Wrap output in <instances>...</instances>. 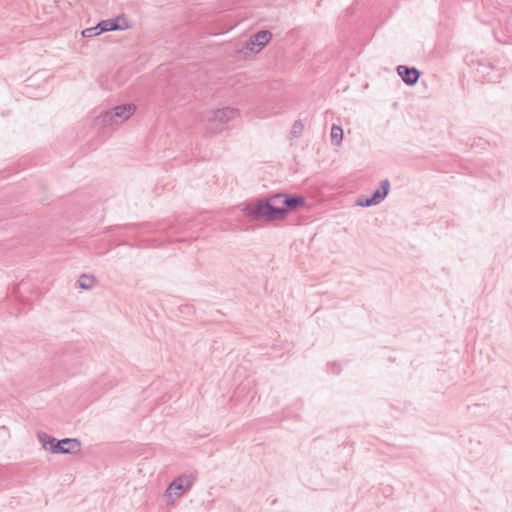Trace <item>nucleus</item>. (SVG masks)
I'll list each match as a JSON object with an SVG mask.
<instances>
[{"instance_id": "f257e3e1", "label": "nucleus", "mask_w": 512, "mask_h": 512, "mask_svg": "<svg viewBox=\"0 0 512 512\" xmlns=\"http://www.w3.org/2000/svg\"><path fill=\"white\" fill-rule=\"evenodd\" d=\"M243 212L245 215L255 221H274L283 220L288 214V209H273L269 202L260 199L248 203Z\"/></svg>"}, {"instance_id": "f03ea898", "label": "nucleus", "mask_w": 512, "mask_h": 512, "mask_svg": "<svg viewBox=\"0 0 512 512\" xmlns=\"http://www.w3.org/2000/svg\"><path fill=\"white\" fill-rule=\"evenodd\" d=\"M135 111L136 106L134 104H123L104 112L99 117V120L103 125L106 126L119 125L128 120L135 113Z\"/></svg>"}, {"instance_id": "7ed1b4c3", "label": "nucleus", "mask_w": 512, "mask_h": 512, "mask_svg": "<svg viewBox=\"0 0 512 512\" xmlns=\"http://www.w3.org/2000/svg\"><path fill=\"white\" fill-rule=\"evenodd\" d=\"M239 112L237 109L226 107L218 109L210 114L208 117L209 127L208 129L212 133H217L222 130L224 124L230 122L238 116Z\"/></svg>"}, {"instance_id": "20e7f679", "label": "nucleus", "mask_w": 512, "mask_h": 512, "mask_svg": "<svg viewBox=\"0 0 512 512\" xmlns=\"http://www.w3.org/2000/svg\"><path fill=\"white\" fill-rule=\"evenodd\" d=\"M273 209H295L303 205L305 199L301 196H288L277 193L265 199Z\"/></svg>"}, {"instance_id": "39448f33", "label": "nucleus", "mask_w": 512, "mask_h": 512, "mask_svg": "<svg viewBox=\"0 0 512 512\" xmlns=\"http://www.w3.org/2000/svg\"><path fill=\"white\" fill-rule=\"evenodd\" d=\"M195 481L193 475H181L173 480L166 489L167 497H180L184 492L188 491Z\"/></svg>"}, {"instance_id": "423d86ee", "label": "nucleus", "mask_w": 512, "mask_h": 512, "mask_svg": "<svg viewBox=\"0 0 512 512\" xmlns=\"http://www.w3.org/2000/svg\"><path fill=\"white\" fill-rule=\"evenodd\" d=\"M271 33L262 30L254 34L247 43V48L251 52H259L271 39Z\"/></svg>"}, {"instance_id": "0eeeda50", "label": "nucleus", "mask_w": 512, "mask_h": 512, "mask_svg": "<svg viewBox=\"0 0 512 512\" xmlns=\"http://www.w3.org/2000/svg\"><path fill=\"white\" fill-rule=\"evenodd\" d=\"M57 453L76 454L81 450V443L75 438H65L57 442Z\"/></svg>"}, {"instance_id": "6e6552de", "label": "nucleus", "mask_w": 512, "mask_h": 512, "mask_svg": "<svg viewBox=\"0 0 512 512\" xmlns=\"http://www.w3.org/2000/svg\"><path fill=\"white\" fill-rule=\"evenodd\" d=\"M397 72H398L399 76L402 78V80L407 85H410V86L416 84L420 77V73L416 68H414V67L410 68L405 65H399L397 67Z\"/></svg>"}, {"instance_id": "1a4fd4ad", "label": "nucleus", "mask_w": 512, "mask_h": 512, "mask_svg": "<svg viewBox=\"0 0 512 512\" xmlns=\"http://www.w3.org/2000/svg\"><path fill=\"white\" fill-rule=\"evenodd\" d=\"M38 439L44 449L49 450L52 453H57L55 446L57 445L58 441L54 437L46 433H39Z\"/></svg>"}, {"instance_id": "9d476101", "label": "nucleus", "mask_w": 512, "mask_h": 512, "mask_svg": "<svg viewBox=\"0 0 512 512\" xmlns=\"http://www.w3.org/2000/svg\"><path fill=\"white\" fill-rule=\"evenodd\" d=\"M390 182L385 179L381 182V189L376 190L371 196L375 204H379L387 196Z\"/></svg>"}, {"instance_id": "9b49d317", "label": "nucleus", "mask_w": 512, "mask_h": 512, "mask_svg": "<svg viewBox=\"0 0 512 512\" xmlns=\"http://www.w3.org/2000/svg\"><path fill=\"white\" fill-rule=\"evenodd\" d=\"M98 28L101 33L117 30L119 29L118 19L103 20L98 23Z\"/></svg>"}, {"instance_id": "f8f14e48", "label": "nucleus", "mask_w": 512, "mask_h": 512, "mask_svg": "<svg viewBox=\"0 0 512 512\" xmlns=\"http://www.w3.org/2000/svg\"><path fill=\"white\" fill-rule=\"evenodd\" d=\"M343 140V129L338 125H333L331 128V142L339 146Z\"/></svg>"}, {"instance_id": "ddd939ff", "label": "nucleus", "mask_w": 512, "mask_h": 512, "mask_svg": "<svg viewBox=\"0 0 512 512\" xmlns=\"http://www.w3.org/2000/svg\"><path fill=\"white\" fill-rule=\"evenodd\" d=\"M79 286L82 289L89 290L95 285V278L91 275L83 274L78 279Z\"/></svg>"}, {"instance_id": "4468645a", "label": "nucleus", "mask_w": 512, "mask_h": 512, "mask_svg": "<svg viewBox=\"0 0 512 512\" xmlns=\"http://www.w3.org/2000/svg\"><path fill=\"white\" fill-rule=\"evenodd\" d=\"M99 34H101V31H99L98 24L95 27H90L82 31L84 37H93Z\"/></svg>"}, {"instance_id": "2eb2a0df", "label": "nucleus", "mask_w": 512, "mask_h": 512, "mask_svg": "<svg viewBox=\"0 0 512 512\" xmlns=\"http://www.w3.org/2000/svg\"><path fill=\"white\" fill-rule=\"evenodd\" d=\"M303 128H304V126L301 121H299V120L295 121L292 126L291 133L293 134V136L297 137L301 134Z\"/></svg>"}, {"instance_id": "dca6fc26", "label": "nucleus", "mask_w": 512, "mask_h": 512, "mask_svg": "<svg viewBox=\"0 0 512 512\" xmlns=\"http://www.w3.org/2000/svg\"><path fill=\"white\" fill-rule=\"evenodd\" d=\"M357 204L359 206H362V207H368V206H371V205H376L372 199V197L370 198H365V199H359L357 201Z\"/></svg>"}]
</instances>
